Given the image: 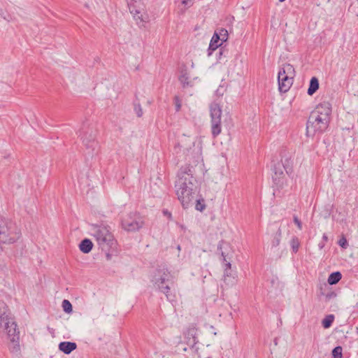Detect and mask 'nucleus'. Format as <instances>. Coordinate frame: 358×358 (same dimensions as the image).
<instances>
[{"instance_id": "473e14b6", "label": "nucleus", "mask_w": 358, "mask_h": 358, "mask_svg": "<svg viewBox=\"0 0 358 358\" xmlns=\"http://www.w3.org/2000/svg\"><path fill=\"white\" fill-rule=\"evenodd\" d=\"M174 103L176 106V110L178 112L181 109V101L177 96L174 97Z\"/></svg>"}, {"instance_id": "b1692460", "label": "nucleus", "mask_w": 358, "mask_h": 358, "mask_svg": "<svg viewBox=\"0 0 358 358\" xmlns=\"http://www.w3.org/2000/svg\"><path fill=\"white\" fill-rule=\"evenodd\" d=\"M291 248L294 253H296L300 246V241L296 236H293L290 241Z\"/></svg>"}, {"instance_id": "79ce46f5", "label": "nucleus", "mask_w": 358, "mask_h": 358, "mask_svg": "<svg viewBox=\"0 0 358 358\" xmlns=\"http://www.w3.org/2000/svg\"><path fill=\"white\" fill-rule=\"evenodd\" d=\"M285 1V0H279V1H280V2H283V1Z\"/></svg>"}, {"instance_id": "dca6fc26", "label": "nucleus", "mask_w": 358, "mask_h": 358, "mask_svg": "<svg viewBox=\"0 0 358 358\" xmlns=\"http://www.w3.org/2000/svg\"><path fill=\"white\" fill-rule=\"evenodd\" d=\"M76 343L73 342L64 341L59 344V350L66 355L70 354L72 351L76 350Z\"/></svg>"}, {"instance_id": "9b49d317", "label": "nucleus", "mask_w": 358, "mask_h": 358, "mask_svg": "<svg viewBox=\"0 0 358 358\" xmlns=\"http://www.w3.org/2000/svg\"><path fill=\"white\" fill-rule=\"evenodd\" d=\"M281 163L287 174L293 172L294 161V152L287 149H283L280 152Z\"/></svg>"}, {"instance_id": "bb28decb", "label": "nucleus", "mask_w": 358, "mask_h": 358, "mask_svg": "<svg viewBox=\"0 0 358 358\" xmlns=\"http://www.w3.org/2000/svg\"><path fill=\"white\" fill-rule=\"evenodd\" d=\"M62 308L66 313H71L73 311L72 305L69 300L64 299L62 303Z\"/></svg>"}, {"instance_id": "f8f14e48", "label": "nucleus", "mask_w": 358, "mask_h": 358, "mask_svg": "<svg viewBox=\"0 0 358 358\" xmlns=\"http://www.w3.org/2000/svg\"><path fill=\"white\" fill-rule=\"evenodd\" d=\"M197 189H185V191H181L177 194L178 200L180 201L184 208H187L190 204H192L195 198V194Z\"/></svg>"}, {"instance_id": "f257e3e1", "label": "nucleus", "mask_w": 358, "mask_h": 358, "mask_svg": "<svg viewBox=\"0 0 358 358\" xmlns=\"http://www.w3.org/2000/svg\"><path fill=\"white\" fill-rule=\"evenodd\" d=\"M152 282L160 292L166 295L168 301H176V296L172 290L175 285L173 276L165 266H158L152 275Z\"/></svg>"}, {"instance_id": "ddd939ff", "label": "nucleus", "mask_w": 358, "mask_h": 358, "mask_svg": "<svg viewBox=\"0 0 358 358\" xmlns=\"http://www.w3.org/2000/svg\"><path fill=\"white\" fill-rule=\"evenodd\" d=\"M197 331L198 329L196 324H190L184 333L186 343L192 348H194L198 343Z\"/></svg>"}, {"instance_id": "a878e982", "label": "nucleus", "mask_w": 358, "mask_h": 358, "mask_svg": "<svg viewBox=\"0 0 358 358\" xmlns=\"http://www.w3.org/2000/svg\"><path fill=\"white\" fill-rule=\"evenodd\" d=\"M281 237H282V231L280 229H278V231L275 234L273 239L272 241V246L273 247H277L280 245Z\"/></svg>"}, {"instance_id": "9d476101", "label": "nucleus", "mask_w": 358, "mask_h": 358, "mask_svg": "<svg viewBox=\"0 0 358 358\" xmlns=\"http://www.w3.org/2000/svg\"><path fill=\"white\" fill-rule=\"evenodd\" d=\"M194 146V141L192 139H189L188 138L185 137L183 139L181 140L180 143H178L177 145L175 147V150H177V148H179L180 150H182L183 154L186 155L187 157L189 159L191 158H195L198 155L199 152L194 153V149H192ZM176 152L178 153V151L176 150Z\"/></svg>"}, {"instance_id": "6e6552de", "label": "nucleus", "mask_w": 358, "mask_h": 358, "mask_svg": "<svg viewBox=\"0 0 358 358\" xmlns=\"http://www.w3.org/2000/svg\"><path fill=\"white\" fill-rule=\"evenodd\" d=\"M211 117V132L214 138L217 137L222 131L221 116L222 110L217 103H212L210 106Z\"/></svg>"}, {"instance_id": "2eb2a0df", "label": "nucleus", "mask_w": 358, "mask_h": 358, "mask_svg": "<svg viewBox=\"0 0 358 358\" xmlns=\"http://www.w3.org/2000/svg\"><path fill=\"white\" fill-rule=\"evenodd\" d=\"M311 113H315L320 117H323L330 120V115L331 113V105L328 102H323L317 106L314 110Z\"/></svg>"}, {"instance_id": "7c9ffc66", "label": "nucleus", "mask_w": 358, "mask_h": 358, "mask_svg": "<svg viewBox=\"0 0 358 358\" xmlns=\"http://www.w3.org/2000/svg\"><path fill=\"white\" fill-rule=\"evenodd\" d=\"M0 17L10 21L11 20V17L9 14H8L2 8L0 7Z\"/></svg>"}, {"instance_id": "5701e85b", "label": "nucleus", "mask_w": 358, "mask_h": 358, "mask_svg": "<svg viewBox=\"0 0 358 358\" xmlns=\"http://www.w3.org/2000/svg\"><path fill=\"white\" fill-rule=\"evenodd\" d=\"M231 263L227 262L226 263V268L224 271V280L227 284H233L234 282V278H233L232 280H231V274L229 273V269L231 268Z\"/></svg>"}, {"instance_id": "4468645a", "label": "nucleus", "mask_w": 358, "mask_h": 358, "mask_svg": "<svg viewBox=\"0 0 358 358\" xmlns=\"http://www.w3.org/2000/svg\"><path fill=\"white\" fill-rule=\"evenodd\" d=\"M293 77L288 76L284 73L278 72V79L279 85V90L281 92H287L293 83Z\"/></svg>"}, {"instance_id": "c756f323", "label": "nucleus", "mask_w": 358, "mask_h": 358, "mask_svg": "<svg viewBox=\"0 0 358 358\" xmlns=\"http://www.w3.org/2000/svg\"><path fill=\"white\" fill-rule=\"evenodd\" d=\"M196 209L197 210H199V211H203L205 208H206V205L204 203V201L202 199L201 201V200H196V206H195Z\"/></svg>"}, {"instance_id": "423d86ee", "label": "nucleus", "mask_w": 358, "mask_h": 358, "mask_svg": "<svg viewBox=\"0 0 358 358\" xmlns=\"http://www.w3.org/2000/svg\"><path fill=\"white\" fill-rule=\"evenodd\" d=\"M329 120L320 117L315 113H310L306 124V135L313 136L315 134L324 132L329 127Z\"/></svg>"}, {"instance_id": "f704fd0d", "label": "nucleus", "mask_w": 358, "mask_h": 358, "mask_svg": "<svg viewBox=\"0 0 358 358\" xmlns=\"http://www.w3.org/2000/svg\"><path fill=\"white\" fill-rule=\"evenodd\" d=\"M338 243L343 248H347V247L348 246V241L344 236L340 238Z\"/></svg>"}, {"instance_id": "4be33fe9", "label": "nucleus", "mask_w": 358, "mask_h": 358, "mask_svg": "<svg viewBox=\"0 0 358 358\" xmlns=\"http://www.w3.org/2000/svg\"><path fill=\"white\" fill-rule=\"evenodd\" d=\"M189 78L186 71H182L181 75L179 77V80L180 83L182 85L183 87H192V85L191 82L189 80Z\"/></svg>"}, {"instance_id": "cd10ccee", "label": "nucleus", "mask_w": 358, "mask_h": 358, "mask_svg": "<svg viewBox=\"0 0 358 358\" xmlns=\"http://www.w3.org/2000/svg\"><path fill=\"white\" fill-rule=\"evenodd\" d=\"M343 348L341 346H337L332 350L333 358H342L343 357Z\"/></svg>"}, {"instance_id": "1a4fd4ad", "label": "nucleus", "mask_w": 358, "mask_h": 358, "mask_svg": "<svg viewBox=\"0 0 358 358\" xmlns=\"http://www.w3.org/2000/svg\"><path fill=\"white\" fill-rule=\"evenodd\" d=\"M128 6L137 25L139 27H145V24L148 22V16L146 13H144V15L142 13V8L140 4L137 5L136 1L130 2L128 3Z\"/></svg>"}, {"instance_id": "6ab92c4d", "label": "nucleus", "mask_w": 358, "mask_h": 358, "mask_svg": "<svg viewBox=\"0 0 358 358\" xmlns=\"http://www.w3.org/2000/svg\"><path fill=\"white\" fill-rule=\"evenodd\" d=\"M279 72L284 73L285 75H287L288 76H290V77L294 78L295 76L294 68L290 64H287V63L284 64L282 65V68H280Z\"/></svg>"}, {"instance_id": "4c0bfd02", "label": "nucleus", "mask_w": 358, "mask_h": 358, "mask_svg": "<svg viewBox=\"0 0 358 358\" xmlns=\"http://www.w3.org/2000/svg\"><path fill=\"white\" fill-rule=\"evenodd\" d=\"M163 214L166 216L169 220H171L172 215L168 210H163Z\"/></svg>"}, {"instance_id": "412c9836", "label": "nucleus", "mask_w": 358, "mask_h": 358, "mask_svg": "<svg viewBox=\"0 0 358 358\" xmlns=\"http://www.w3.org/2000/svg\"><path fill=\"white\" fill-rule=\"evenodd\" d=\"M341 273L338 271L332 273L329 275L328 278V283L331 285H336L341 279Z\"/></svg>"}, {"instance_id": "58836bf2", "label": "nucleus", "mask_w": 358, "mask_h": 358, "mask_svg": "<svg viewBox=\"0 0 358 358\" xmlns=\"http://www.w3.org/2000/svg\"><path fill=\"white\" fill-rule=\"evenodd\" d=\"M274 171H275V176H278V174H279V176H281V175H283V172L282 171L279 169V170H278V168L276 166L274 167Z\"/></svg>"}, {"instance_id": "ea45409f", "label": "nucleus", "mask_w": 358, "mask_h": 358, "mask_svg": "<svg viewBox=\"0 0 358 358\" xmlns=\"http://www.w3.org/2000/svg\"><path fill=\"white\" fill-rule=\"evenodd\" d=\"M222 256L223 257V261L224 262H227L226 256H225V255H224V253L223 252H222Z\"/></svg>"}, {"instance_id": "2f4dec72", "label": "nucleus", "mask_w": 358, "mask_h": 358, "mask_svg": "<svg viewBox=\"0 0 358 358\" xmlns=\"http://www.w3.org/2000/svg\"><path fill=\"white\" fill-rule=\"evenodd\" d=\"M221 38V41H226L227 39L228 32L226 29H222L218 34Z\"/></svg>"}, {"instance_id": "0eeeda50", "label": "nucleus", "mask_w": 358, "mask_h": 358, "mask_svg": "<svg viewBox=\"0 0 358 358\" xmlns=\"http://www.w3.org/2000/svg\"><path fill=\"white\" fill-rule=\"evenodd\" d=\"M92 236L102 250H109L111 245L112 234L109 227H94Z\"/></svg>"}, {"instance_id": "f03ea898", "label": "nucleus", "mask_w": 358, "mask_h": 358, "mask_svg": "<svg viewBox=\"0 0 358 358\" xmlns=\"http://www.w3.org/2000/svg\"><path fill=\"white\" fill-rule=\"evenodd\" d=\"M0 330L10 342H18L19 331L17 329V324L4 302H0Z\"/></svg>"}, {"instance_id": "20e7f679", "label": "nucleus", "mask_w": 358, "mask_h": 358, "mask_svg": "<svg viewBox=\"0 0 358 358\" xmlns=\"http://www.w3.org/2000/svg\"><path fill=\"white\" fill-rule=\"evenodd\" d=\"M176 195L178 192L185 189H197L196 180L193 176L192 167L189 165L180 168L178 173V178L175 184Z\"/></svg>"}, {"instance_id": "7ed1b4c3", "label": "nucleus", "mask_w": 358, "mask_h": 358, "mask_svg": "<svg viewBox=\"0 0 358 358\" xmlns=\"http://www.w3.org/2000/svg\"><path fill=\"white\" fill-rule=\"evenodd\" d=\"M21 237V231L12 221L0 216V252L16 243Z\"/></svg>"}, {"instance_id": "e433bc0d", "label": "nucleus", "mask_w": 358, "mask_h": 358, "mask_svg": "<svg viewBox=\"0 0 358 358\" xmlns=\"http://www.w3.org/2000/svg\"><path fill=\"white\" fill-rule=\"evenodd\" d=\"M194 0H182V4L185 6H190L192 4Z\"/></svg>"}, {"instance_id": "c9c22d12", "label": "nucleus", "mask_w": 358, "mask_h": 358, "mask_svg": "<svg viewBox=\"0 0 358 358\" xmlns=\"http://www.w3.org/2000/svg\"><path fill=\"white\" fill-rule=\"evenodd\" d=\"M293 221H294V224H296L298 229L299 230H301L302 229V222L296 215H294Z\"/></svg>"}, {"instance_id": "39448f33", "label": "nucleus", "mask_w": 358, "mask_h": 358, "mask_svg": "<svg viewBox=\"0 0 358 358\" xmlns=\"http://www.w3.org/2000/svg\"><path fill=\"white\" fill-rule=\"evenodd\" d=\"M145 217L137 211L123 214L121 217V227L128 232H136L143 229Z\"/></svg>"}, {"instance_id": "393cba45", "label": "nucleus", "mask_w": 358, "mask_h": 358, "mask_svg": "<svg viewBox=\"0 0 358 358\" xmlns=\"http://www.w3.org/2000/svg\"><path fill=\"white\" fill-rule=\"evenodd\" d=\"M334 320V317L333 315H327L324 319H323L322 324L324 328L327 329L331 326Z\"/></svg>"}, {"instance_id": "aec40b11", "label": "nucleus", "mask_w": 358, "mask_h": 358, "mask_svg": "<svg viewBox=\"0 0 358 358\" xmlns=\"http://www.w3.org/2000/svg\"><path fill=\"white\" fill-rule=\"evenodd\" d=\"M319 88V81L316 77H313L310 79L309 87L308 89V94L313 95Z\"/></svg>"}, {"instance_id": "a19ab883", "label": "nucleus", "mask_w": 358, "mask_h": 358, "mask_svg": "<svg viewBox=\"0 0 358 358\" xmlns=\"http://www.w3.org/2000/svg\"><path fill=\"white\" fill-rule=\"evenodd\" d=\"M322 238L325 241H327L328 238H327V236L326 234H324L323 236H322Z\"/></svg>"}, {"instance_id": "37998d69", "label": "nucleus", "mask_w": 358, "mask_h": 358, "mask_svg": "<svg viewBox=\"0 0 358 358\" xmlns=\"http://www.w3.org/2000/svg\"><path fill=\"white\" fill-rule=\"evenodd\" d=\"M357 333H358V327H357Z\"/></svg>"}, {"instance_id": "f3484780", "label": "nucleus", "mask_w": 358, "mask_h": 358, "mask_svg": "<svg viewBox=\"0 0 358 358\" xmlns=\"http://www.w3.org/2000/svg\"><path fill=\"white\" fill-rule=\"evenodd\" d=\"M221 41V38L217 33H215L213 36L211 41L210 42L209 48H208V55H210L212 54V51L215 50L217 48H219L222 43H220Z\"/></svg>"}, {"instance_id": "72a5a7b5", "label": "nucleus", "mask_w": 358, "mask_h": 358, "mask_svg": "<svg viewBox=\"0 0 358 358\" xmlns=\"http://www.w3.org/2000/svg\"><path fill=\"white\" fill-rule=\"evenodd\" d=\"M134 110L138 117H140L143 115V109L140 104L138 103L134 105Z\"/></svg>"}, {"instance_id": "c85d7f7f", "label": "nucleus", "mask_w": 358, "mask_h": 358, "mask_svg": "<svg viewBox=\"0 0 358 358\" xmlns=\"http://www.w3.org/2000/svg\"><path fill=\"white\" fill-rule=\"evenodd\" d=\"M83 143L89 148H92L94 145L95 144L94 141V136H92L90 135V139L88 141L86 137L83 136L82 137Z\"/></svg>"}, {"instance_id": "a211bd4d", "label": "nucleus", "mask_w": 358, "mask_h": 358, "mask_svg": "<svg viewBox=\"0 0 358 358\" xmlns=\"http://www.w3.org/2000/svg\"><path fill=\"white\" fill-rule=\"evenodd\" d=\"M92 248L93 243L88 238H85L79 244L80 250L85 254L89 253L92 250Z\"/></svg>"}]
</instances>
